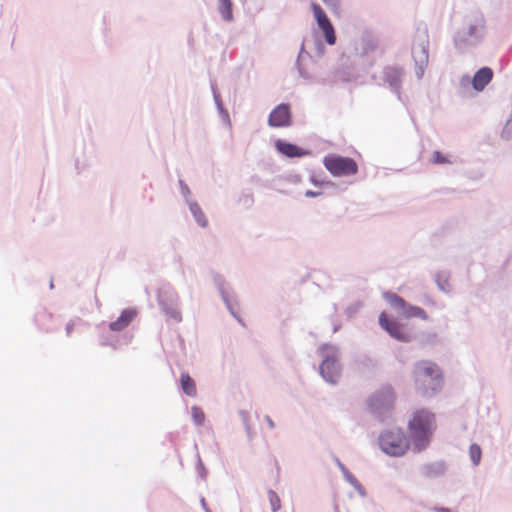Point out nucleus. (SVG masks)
Masks as SVG:
<instances>
[{"instance_id": "39", "label": "nucleus", "mask_w": 512, "mask_h": 512, "mask_svg": "<svg viewBox=\"0 0 512 512\" xmlns=\"http://www.w3.org/2000/svg\"><path fill=\"white\" fill-rule=\"evenodd\" d=\"M322 194L321 191H313V190H307L305 192V196L308 197V198H314V197H318Z\"/></svg>"}, {"instance_id": "15", "label": "nucleus", "mask_w": 512, "mask_h": 512, "mask_svg": "<svg viewBox=\"0 0 512 512\" xmlns=\"http://www.w3.org/2000/svg\"><path fill=\"white\" fill-rule=\"evenodd\" d=\"M404 76V71L398 67H386L383 70V80L387 83L390 89L398 95L400 99V89L402 84V79Z\"/></svg>"}, {"instance_id": "10", "label": "nucleus", "mask_w": 512, "mask_h": 512, "mask_svg": "<svg viewBox=\"0 0 512 512\" xmlns=\"http://www.w3.org/2000/svg\"><path fill=\"white\" fill-rule=\"evenodd\" d=\"M323 165L336 177L355 175L358 171L357 163L352 158L335 154L324 157Z\"/></svg>"}, {"instance_id": "2", "label": "nucleus", "mask_w": 512, "mask_h": 512, "mask_svg": "<svg viewBox=\"0 0 512 512\" xmlns=\"http://www.w3.org/2000/svg\"><path fill=\"white\" fill-rule=\"evenodd\" d=\"M408 429L413 450L415 452L425 450L436 429L435 415L426 409L417 410L408 422Z\"/></svg>"}, {"instance_id": "43", "label": "nucleus", "mask_w": 512, "mask_h": 512, "mask_svg": "<svg viewBox=\"0 0 512 512\" xmlns=\"http://www.w3.org/2000/svg\"><path fill=\"white\" fill-rule=\"evenodd\" d=\"M327 5L336 6L338 4V0H323Z\"/></svg>"}, {"instance_id": "1", "label": "nucleus", "mask_w": 512, "mask_h": 512, "mask_svg": "<svg viewBox=\"0 0 512 512\" xmlns=\"http://www.w3.org/2000/svg\"><path fill=\"white\" fill-rule=\"evenodd\" d=\"M486 33V21L483 13L474 9L463 16L461 26L453 37L456 50L466 52L477 47L484 40Z\"/></svg>"}, {"instance_id": "22", "label": "nucleus", "mask_w": 512, "mask_h": 512, "mask_svg": "<svg viewBox=\"0 0 512 512\" xmlns=\"http://www.w3.org/2000/svg\"><path fill=\"white\" fill-rule=\"evenodd\" d=\"M187 205L196 223L200 227L205 228L208 225V220L199 204L196 201H190Z\"/></svg>"}, {"instance_id": "24", "label": "nucleus", "mask_w": 512, "mask_h": 512, "mask_svg": "<svg viewBox=\"0 0 512 512\" xmlns=\"http://www.w3.org/2000/svg\"><path fill=\"white\" fill-rule=\"evenodd\" d=\"M181 388L183 392L188 396L196 395L195 381L187 373H182L180 377Z\"/></svg>"}, {"instance_id": "33", "label": "nucleus", "mask_w": 512, "mask_h": 512, "mask_svg": "<svg viewBox=\"0 0 512 512\" xmlns=\"http://www.w3.org/2000/svg\"><path fill=\"white\" fill-rule=\"evenodd\" d=\"M239 416H240V419L245 427V430H246L248 436L250 437L251 426L249 424V413L245 410H241V411H239Z\"/></svg>"}, {"instance_id": "31", "label": "nucleus", "mask_w": 512, "mask_h": 512, "mask_svg": "<svg viewBox=\"0 0 512 512\" xmlns=\"http://www.w3.org/2000/svg\"><path fill=\"white\" fill-rule=\"evenodd\" d=\"M501 138L507 141L512 139V114L506 120V123L501 131Z\"/></svg>"}, {"instance_id": "6", "label": "nucleus", "mask_w": 512, "mask_h": 512, "mask_svg": "<svg viewBox=\"0 0 512 512\" xmlns=\"http://www.w3.org/2000/svg\"><path fill=\"white\" fill-rule=\"evenodd\" d=\"M326 47L318 35H313L311 37H306L303 39L301 48L296 60V68L298 70L299 75L304 79H309L310 76L308 72L302 66V60L305 56L310 57L311 59H318L322 57L325 53Z\"/></svg>"}, {"instance_id": "25", "label": "nucleus", "mask_w": 512, "mask_h": 512, "mask_svg": "<svg viewBox=\"0 0 512 512\" xmlns=\"http://www.w3.org/2000/svg\"><path fill=\"white\" fill-rule=\"evenodd\" d=\"M219 13L222 19L230 22L233 19L231 0H219Z\"/></svg>"}, {"instance_id": "40", "label": "nucleus", "mask_w": 512, "mask_h": 512, "mask_svg": "<svg viewBox=\"0 0 512 512\" xmlns=\"http://www.w3.org/2000/svg\"><path fill=\"white\" fill-rule=\"evenodd\" d=\"M266 423L268 424V427L273 430L275 428V422L272 420V418L269 415H265L264 417Z\"/></svg>"}, {"instance_id": "3", "label": "nucleus", "mask_w": 512, "mask_h": 512, "mask_svg": "<svg viewBox=\"0 0 512 512\" xmlns=\"http://www.w3.org/2000/svg\"><path fill=\"white\" fill-rule=\"evenodd\" d=\"M415 387L423 397H432L443 385L440 368L433 362L420 361L414 368Z\"/></svg>"}, {"instance_id": "9", "label": "nucleus", "mask_w": 512, "mask_h": 512, "mask_svg": "<svg viewBox=\"0 0 512 512\" xmlns=\"http://www.w3.org/2000/svg\"><path fill=\"white\" fill-rule=\"evenodd\" d=\"M384 299L400 316L406 319L419 318L422 320H428V314L424 309L406 302L396 293L386 292L384 294Z\"/></svg>"}, {"instance_id": "27", "label": "nucleus", "mask_w": 512, "mask_h": 512, "mask_svg": "<svg viewBox=\"0 0 512 512\" xmlns=\"http://www.w3.org/2000/svg\"><path fill=\"white\" fill-rule=\"evenodd\" d=\"M470 460L474 467L478 466L481 462L482 451L478 444H471L469 448Z\"/></svg>"}, {"instance_id": "44", "label": "nucleus", "mask_w": 512, "mask_h": 512, "mask_svg": "<svg viewBox=\"0 0 512 512\" xmlns=\"http://www.w3.org/2000/svg\"><path fill=\"white\" fill-rule=\"evenodd\" d=\"M72 329H73V324L68 323L66 326V332L68 335L71 333Z\"/></svg>"}, {"instance_id": "21", "label": "nucleus", "mask_w": 512, "mask_h": 512, "mask_svg": "<svg viewBox=\"0 0 512 512\" xmlns=\"http://www.w3.org/2000/svg\"><path fill=\"white\" fill-rule=\"evenodd\" d=\"M451 272L449 270H440L435 273L434 280L438 289L445 293L450 294L453 287L450 283Z\"/></svg>"}, {"instance_id": "28", "label": "nucleus", "mask_w": 512, "mask_h": 512, "mask_svg": "<svg viewBox=\"0 0 512 512\" xmlns=\"http://www.w3.org/2000/svg\"><path fill=\"white\" fill-rule=\"evenodd\" d=\"M267 496L271 507V511L278 512L281 509V499L278 496V494L274 490L269 489L267 491Z\"/></svg>"}, {"instance_id": "36", "label": "nucleus", "mask_w": 512, "mask_h": 512, "mask_svg": "<svg viewBox=\"0 0 512 512\" xmlns=\"http://www.w3.org/2000/svg\"><path fill=\"white\" fill-rule=\"evenodd\" d=\"M472 78L468 74H464L459 79V85L461 88L466 89L471 85Z\"/></svg>"}, {"instance_id": "11", "label": "nucleus", "mask_w": 512, "mask_h": 512, "mask_svg": "<svg viewBox=\"0 0 512 512\" xmlns=\"http://www.w3.org/2000/svg\"><path fill=\"white\" fill-rule=\"evenodd\" d=\"M311 8L317 25L323 33L325 41L329 45H334L336 43L335 30L325 11L316 3H312Z\"/></svg>"}, {"instance_id": "41", "label": "nucleus", "mask_w": 512, "mask_h": 512, "mask_svg": "<svg viewBox=\"0 0 512 512\" xmlns=\"http://www.w3.org/2000/svg\"><path fill=\"white\" fill-rule=\"evenodd\" d=\"M432 510L434 512H452L449 508L446 507H433Z\"/></svg>"}, {"instance_id": "45", "label": "nucleus", "mask_w": 512, "mask_h": 512, "mask_svg": "<svg viewBox=\"0 0 512 512\" xmlns=\"http://www.w3.org/2000/svg\"><path fill=\"white\" fill-rule=\"evenodd\" d=\"M339 329H340V325L339 324H334L333 325V332L334 333H336Z\"/></svg>"}, {"instance_id": "13", "label": "nucleus", "mask_w": 512, "mask_h": 512, "mask_svg": "<svg viewBox=\"0 0 512 512\" xmlns=\"http://www.w3.org/2000/svg\"><path fill=\"white\" fill-rule=\"evenodd\" d=\"M412 56L417 67L416 74L420 78L424 73V68L429 58L427 37H423L413 44Z\"/></svg>"}, {"instance_id": "29", "label": "nucleus", "mask_w": 512, "mask_h": 512, "mask_svg": "<svg viewBox=\"0 0 512 512\" xmlns=\"http://www.w3.org/2000/svg\"><path fill=\"white\" fill-rule=\"evenodd\" d=\"M431 162L438 165L453 164L455 161L451 156L442 154L440 151H434L431 156Z\"/></svg>"}, {"instance_id": "4", "label": "nucleus", "mask_w": 512, "mask_h": 512, "mask_svg": "<svg viewBox=\"0 0 512 512\" xmlns=\"http://www.w3.org/2000/svg\"><path fill=\"white\" fill-rule=\"evenodd\" d=\"M321 357L319 373L321 377L331 385H336L342 375V364L340 363V349L331 344H324L318 349Z\"/></svg>"}, {"instance_id": "16", "label": "nucleus", "mask_w": 512, "mask_h": 512, "mask_svg": "<svg viewBox=\"0 0 512 512\" xmlns=\"http://www.w3.org/2000/svg\"><path fill=\"white\" fill-rule=\"evenodd\" d=\"M447 464L443 460L425 463L419 468L421 476L427 479H435L445 475Z\"/></svg>"}, {"instance_id": "12", "label": "nucleus", "mask_w": 512, "mask_h": 512, "mask_svg": "<svg viewBox=\"0 0 512 512\" xmlns=\"http://www.w3.org/2000/svg\"><path fill=\"white\" fill-rule=\"evenodd\" d=\"M267 123L272 128L289 127L292 124L290 105L286 103L277 105L270 112Z\"/></svg>"}, {"instance_id": "20", "label": "nucleus", "mask_w": 512, "mask_h": 512, "mask_svg": "<svg viewBox=\"0 0 512 512\" xmlns=\"http://www.w3.org/2000/svg\"><path fill=\"white\" fill-rule=\"evenodd\" d=\"M136 316L134 309H125L121 312L120 316L109 324L111 331H122L126 328Z\"/></svg>"}, {"instance_id": "37", "label": "nucleus", "mask_w": 512, "mask_h": 512, "mask_svg": "<svg viewBox=\"0 0 512 512\" xmlns=\"http://www.w3.org/2000/svg\"><path fill=\"white\" fill-rule=\"evenodd\" d=\"M197 470H198L199 476L201 478L205 479L207 471H206V468L204 467L203 462L199 455H197Z\"/></svg>"}, {"instance_id": "7", "label": "nucleus", "mask_w": 512, "mask_h": 512, "mask_svg": "<svg viewBox=\"0 0 512 512\" xmlns=\"http://www.w3.org/2000/svg\"><path fill=\"white\" fill-rule=\"evenodd\" d=\"M394 401L395 393L393 388L390 385H385L371 395L368 405L371 411L381 421H384L386 414L393 409Z\"/></svg>"}, {"instance_id": "32", "label": "nucleus", "mask_w": 512, "mask_h": 512, "mask_svg": "<svg viewBox=\"0 0 512 512\" xmlns=\"http://www.w3.org/2000/svg\"><path fill=\"white\" fill-rule=\"evenodd\" d=\"M178 183H179V187H180V194L184 198L185 202L187 204H189L190 201H194L191 198V191H190V188L188 187V185L182 179H179Z\"/></svg>"}, {"instance_id": "46", "label": "nucleus", "mask_w": 512, "mask_h": 512, "mask_svg": "<svg viewBox=\"0 0 512 512\" xmlns=\"http://www.w3.org/2000/svg\"><path fill=\"white\" fill-rule=\"evenodd\" d=\"M346 312H347V314H348L349 316H351V315H352V313L354 312V310H352V308H351V307H349V308L346 310Z\"/></svg>"}, {"instance_id": "5", "label": "nucleus", "mask_w": 512, "mask_h": 512, "mask_svg": "<svg viewBox=\"0 0 512 512\" xmlns=\"http://www.w3.org/2000/svg\"><path fill=\"white\" fill-rule=\"evenodd\" d=\"M380 449L392 457L403 456L410 447V441L400 428L386 429L378 437Z\"/></svg>"}, {"instance_id": "14", "label": "nucleus", "mask_w": 512, "mask_h": 512, "mask_svg": "<svg viewBox=\"0 0 512 512\" xmlns=\"http://www.w3.org/2000/svg\"><path fill=\"white\" fill-rule=\"evenodd\" d=\"M378 322L381 328L384 329L392 338L402 342L409 341V335L402 330L401 325L398 322L388 319L385 312H382L379 315Z\"/></svg>"}, {"instance_id": "26", "label": "nucleus", "mask_w": 512, "mask_h": 512, "mask_svg": "<svg viewBox=\"0 0 512 512\" xmlns=\"http://www.w3.org/2000/svg\"><path fill=\"white\" fill-rule=\"evenodd\" d=\"M344 479L354 487V489L358 492V494L361 496V497H365L366 496V490L365 488L361 485V483L356 479V477L350 472L348 471L347 473H345L343 475Z\"/></svg>"}, {"instance_id": "17", "label": "nucleus", "mask_w": 512, "mask_h": 512, "mask_svg": "<svg viewBox=\"0 0 512 512\" xmlns=\"http://www.w3.org/2000/svg\"><path fill=\"white\" fill-rule=\"evenodd\" d=\"M493 71L489 67L480 68L472 77L471 85L477 92H481L491 82Z\"/></svg>"}, {"instance_id": "42", "label": "nucleus", "mask_w": 512, "mask_h": 512, "mask_svg": "<svg viewBox=\"0 0 512 512\" xmlns=\"http://www.w3.org/2000/svg\"><path fill=\"white\" fill-rule=\"evenodd\" d=\"M201 502V506L202 508L204 509L205 512H212L208 507H207V504H206V501L204 498H201L200 500Z\"/></svg>"}, {"instance_id": "18", "label": "nucleus", "mask_w": 512, "mask_h": 512, "mask_svg": "<svg viewBox=\"0 0 512 512\" xmlns=\"http://www.w3.org/2000/svg\"><path fill=\"white\" fill-rule=\"evenodd\" d=\"M275 146L279 153H281L289 158L303 157V156L310 154L309 151L304 150L303 148H301L295 144H292V143H289V142H286V141H283L280 139H278L276 141Z\"/></svg>"}, {"instance_id": "47", "label": "nucleus", "mask_w": 512, "mask_h": 512, "mask_svg": "<svg viewBox=\"0 0 512 512\" xmlns=\"http://www.w3.org/2000/svg\"><path fill=\"white\" fill-rule=\"evenodd\" d=\"M312 183H314L315 185L318 184L317 180H315L314 178L311 179Z\"/></svg>"}, {"instance_id": "38", "label": "nucleus", "mask_w": 512, "mask_h": 512, "mask_svg": "<svg viewBox=\"0 0 512 512\" xmlns=\"http://www.w3.org/2000/svg\"><path fill=\"white\" fill-rule=\"evenodd\" d=\"M334 462L343 475L349 471L339 458L335 457Z\"/></svg>"}, {"instance_id": "34", "label": "nucleus", "mask_w": 512, "mask_h": 512, "mask_svg": "<svg viewBox=\"0 0 512 512\" xmlns=\"http://www.w3.org/2000/svg\"><path fill=\"white\" fill-rule=\"evenodd\" d=\"M211 89H212L213 98H214V102L216 104L217 110L220 111L222 109H225L222 104L221 97L213 84L211 85Z\"/></svg>"}, {"instance_id": "8", "label": "nucleus", "mask_w": 512, "mask_h": 512, "mask_svg": "<svg viewBox=\"0 0 512 512\" xmlns=\"http://www.w3.org/2000/svg\"><path fill=\"white\" fill-rule=\"evenodd\" d=\"M158 304L162 312L170 319L176 322L182 321V315L179 310V295L170 285H163L157 293Z\"/></svg>"}, {"instance_id": "35", "label": "nucleus", "mask_w": 512, "mask_h": 512, "mask_svg": "<svg viewBox=\"0 0 512 512\" xmlns=\"http://www.w3.org/2000/svg\"><path fill=\"white\" fill-rule=\"evenodd\" d=\"M219 112V116L221 118V121L224 125H226L227 127L231 128V120H230V116H229V113L226 109H222Z\"/></svg>"}, {"instance_id": "23", "label": "nucleus", "mask_w": 512, "mask_h": 512, "mask_svg": "<svg viewBox=\"0 0 512 512\" xmlns=\"http://www.w3.org/2000/svg\"><path fill=\"white\" fill-rule=\"evenodd\" d=\"M219 292L221 295L222 300L224 301L227 309L231 313V315L236 318L239 322H241V319L237 315V304L234 301V299L229 295V293L224 289L223 286H219Z\"/></svg>"}, {"instance_id": "30", "label": "nucleus", "mask_w": 512, "mask_h": 512, "mask_svg": "<svg viewBox=\"0 0 512 512\" xmlns=\"http://www.w3.org/2000/svg\"><path fill=\"white\" fill-rule=\"evenodd\" d=\"M191 416L193 419V422L197 426H201L204 424L205 421V413L199 406H192L191 407Z\"/></svg>"}, {"instance_id": "19", "label": "nucleus", "mask_w": 512, "mask_h": 512, "mask_svg": "<svg viewBox=\"0 0 512 512\" xmlns=\"http://www.w3.org/2000/svg\"><path fill=\"white\" fill-rule=\"evenodd\" d=\"M378 47V40L371 34L365 33L361 36L356 52L359 56H368L374 52Z\"/></svg>"}]
</instances>
